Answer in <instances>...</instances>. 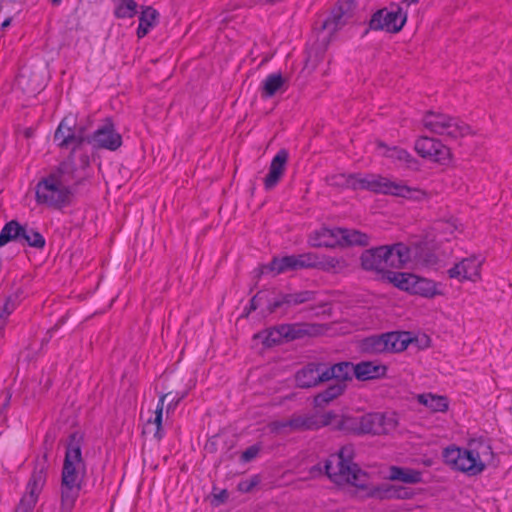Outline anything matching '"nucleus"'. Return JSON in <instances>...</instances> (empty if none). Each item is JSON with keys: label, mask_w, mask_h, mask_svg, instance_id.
<instances>
[{"label": "nucleus", "mask_w": 512, "mask_h": 512, "mask_svg": "<svg viewBox=\"0 0 512 512\" xmlns=\"http://www.w3.org/2000/svg\"><path fill=\"white\" fill-rule=\"evenodd\" d=\"M443 458L453 469L475 476L493 464L494 453L490 441L480 437L469 440L465 448L447 447L443 451Z\"/></svg>", "instance_id": "obj_1"}, {"label": "nucleus", "mask_w": 512, "mask_h": 512, "mask_svg": "<svg viewBox=\"0 0 512 512\" xmlns=\"http://www.w3.org/2000/svg\"><path fill=\"white\" fill-rule=\"evenodd\" d=\"M86 466L82 459L81 447L76 435L70 437L61 479V509L70 512L79 496Z\"/></svg>", "instance_id": "obj_2"}, {"label": "nucleus", "mask_w": 512, "mask_h": 512, "mask_svg": "<svg viewBox=\"0 0 512 512\" xmlns=\"http://www.w3.org/2000/svg\"><path fill=\"white\" fill-rule=\"evenodd\" d=\"M353 448L344 446L337 454L331 455L325 463V473L337 485H351L361 490L370 486V477L352 462Z\"/></svg>", "instance_id": "obj_3"}, {"label": "nucleus", "mask_w": 512, "mask_h": 512, "mask_svg": "<svg viewBox=\"0 0 512 512\" xmlns=\"http://www.w3.org/2000/svg\"><path fill=\"white\" fill-rule=\"evenodd\" d=\"M73 178L70 163H62L59 168L43 177L35 186V199L39 205L61 208L71 197L68 182Z\"/></svg>", "instance_id": "obj_4"}, {"label": "nucleus", "mask_w": 512, "mask_h": 512, "mask_svg": "<svg viewBox=\"0 0 512 512\" xmlns=\"http://www.w3.org/2000/svg\"><path fill=\"white\" fill-rule=\"evenodd\" d=\"M423 130L442 137L445 141H459L468 137H475L477 131L467 122L450 114L428 110L420 119Z\"/></svg>", "instance_id": "obj_5"}, {"label": "nucleus", "mask_w": 512, "mask_h": 512, "mask_svg": "<svg viewBox=\"0 0 512 512\" xmlns=\"http://www.w3.org/2000/svg\"><path fill=\"white\" fill-rule=\"evenodd\" d=\"M308 243L315 248L346 250L369 246L370 236L356 229L323 226L309 235Z\"/></svg>", "instance_id": "obj_6"}, {"label": "nucleus", "mask_w": 512, "mask_h": 512, "mask_svg": "<svg viewBox=\"0 0 512 512\" xmlns=\"http://www.w3.org/2000/svg\"><path fill=\"white\" fill-rule=\"evenodd\" d=\"M346 266L340 258H273L269 265L261 267V274L276 276L280 273L293 272L300 269H319L337 273Z\"/></svg>", "instance_id": "obj_7"}, {"label": "nucleus", "mask_w": 512, "mask_h": 512, "mask_svg": "<svg viewBox=\"0 0 512 512\" xmlns=\"http://www.w3.org/2000/svg\"><path fill=\"white\" fill-rule=\"evenodd\" d=\"M398 427V418L394 413H368L361 417H343L339 428L357 434L384 435L394 432Z\"/></svg>", "instance_id": "obj_8"}, {"label": "nucleus", "mask_w": 512, "mask_h": 512, "mask_svg": "<svg viewBox=\"0 0 512 512\" xmlns=\"http://www.w3.org/2000/svg\"><path fill=\"white\" fill-rule=\"evenodd\" d=\"M436 235L427 230L420 236L412 237L408 243L397 242L392 245H382L366 250L368 256H405L409 254H431L440 247Z\"/></svg>", "instance_id": "obj_9"}, {"label": "nucleus", "mask_w": 512, "mask_h": 512, "mask_svg": "<svg viewBox=\"0 0 512 512\" xmlns=\"http://www.w3.org/2000/svg\"><path fill=\"white\" fill-rule=\"evenodd\" d=\"M413 148L419 157L438 165L447 166L453 160L452 149L444 140L437 137L418 136L414 141Z\"/></svg>", "instance_id": "obj_10"}, {"label": "nucleus", "mask_w": 512, "mask_h": 512, "mask_svg": "<svg viewBox=\"0 0 512 512\" xmlns=\"http://www.w3.org/2000/svg\"><path fill=\"white\" fill-rule=\"evenodd\" d=\"M413 341L411 333L395 331L370 337L366 340V345L373 353L402 352Z\"/></svg>", "instance_id": "obj_11"}, {"label": "nucleus", "mask_w": 512, "mask_h": 512, "mask_svg": "<svg viewBox=\"0 0 512 512\" xmlns=\"http://www.w3.org/2000/svg\"><path fill=\"white\" fill-rule=\"evenodd\" d=\"M54 139L61 148L71 147L75 152L86 141V128L84 126L77 127L73 120L64 118L54 134Z\"/></svg>", "instance_id": "obj_12"}, {"label": "nucleus", "mask_w": 512, "mask_h": 512, "mask_svg": "<svg viewBox=\"0 0 512 512\" xmlns=\"http://www.w3.org/2000/svg\"><path fill=\"white\" fill-rule=\"evenodd\" d=\"M407 22V13L397 5L396 11L381 9L375 12L369 22L372 30H385L389 33H398Z\"/></svg>", "instance_id": "obj_13"}, {"label": "nucleus", "mask_w": 512, "mask_h": 512, "mask_svg": "<svg viewBox=\"0 0 512 512\" xmlns=\"http://www.w3.org/2000/svg\"><path fill=\"white\" fill-rule=\"evenodd\" d=\"M306 331L295 324H282L271 329L262 331L254 336L255 339H261L266 347H271L281 343L283 340H294L302 337Z\"/></svg>", "instance_id": "obj_14"}, {"label": "nucleus", "mask_w": 512, "mask_h": 512, "mask_svg": "<svg viewBox=\"0 0 512 512\" xmlns=\"http://www.w3.org/2000/svg\"><path fill=\"white\" fill-rule=\"evenodd\" d=\"M85 142L91 143L96 148L115 151L122 145V137L115 131L114 125L107 121L92 136L86 135Z\"/></svg>", "instance_id": "obj_15"}, {"label": "nucleus", "mask_w": 512, "mask_h": 512, "mask_svg": "<svg viewBox=\"0 0 512 512\" xmlns=\"http://www.w3.org/2000/svg\"><path fill=\"white\" fill-rule=\"evenodd\" d=\"M353 8L354 0H339L330 16L322 22L321 29L327 30L329 35L334 34L346 24L351 17Z\"/></svg>", "instance_id": "obj_16"}, {"label": "nucleus", "mask_w": 512, "mask_h": 512, "mask_svg": "<svg viewBox=\"0 0 512 512\" xmlns=\"http://www.w3.org/2000/svg\"><path fill=\"white\" fill-rule=\"evenodd\" d=\"M430 230L433 234L444 237L447 241L457 239L464 233L465 226L462 220L455 215H447L436 219Z\"/></svg>", "instance_id": "obj_17"}, {"label": "nucleus", "mask_w": 512, "mask_h": 512, "mask_svg": "<svg viewBox=\"0 0 512 512\" xmlns=\"http://www.w3.org/2000/svg\"><path fill=\"white\" fill-rule=\"evenodd\" d=\"M481 262L478 258H462L447 273L450 278L463 281H476L480 276Z\"/></svg>", "instance_id": "obj_18"}, {"label": "nucleus", "mask_w": 512, "mask_h": 512, "mask_svg": "<svg viewBox=\"0 0 512 512\" xmlns=\"http://www.w3.org/2000/svg\"><path fill=\"white\" fill-rule=\"evenodd\" d=\"M406 260L402 258H361V267L374 273L379 279L385 280L390 268L400 269Z\"/></svg>", "instance_id": "obj_19"}, {"label": "nucleus", "mask_w": 512, "mask_h": 512, "mask_svg": "<svg viewBox=\"0 0 512 512\" xmlns=\"http://www.w3.org/2000/svg\"><path fill=\"white\" fill-rule=\"evenodd\" d=\"M324 368L325 365L321 363H310L306 365L295 375L297 385L301 388H310L319 383L326 382L327 374L324 373Z\"/></svg>", "instance_id": "obj_20"}, {"label": "nucleus", "mask_w": 512, "mask_h": 512, "mask_svg": "<svg viewBox=\"0 0 512 512\" xmlns=\"http://www.w3.org/2000/svg\"><path fill=\"white\" fill-rule=\"evenodd\" d=\"M315 299V293L312 291H300L289 294H281L274 301H271L268 305V311L273 313L277 309L285 308L288 309L292 306L300 305L306 302L313 301Z\"/></svg>", "instance_id": "obj_21"}, {"label": "nucleus", "mask_w": 512, "mask_h": 512, "mask_svg": "<svg viewBox=\"0 0 512 512\" xmlns=\"http://www.w3.org/2000/svg\"><path fill=\"white\" fill-rule=\"evenodd\" d=\"M288 157V151L285 149L279 150L274 156L269 166V172L264 178L266 189H272L279 182L285 172Z\"/></svg>", "instance_id": "obj_22"}, {"label": "nucleus", "mask_w": 512, "mask_h": 512, "mask_svg": "<svg viewBox=\"0 0 512 512\" xmlns=\"http://www.w3.org/2000/svg\"><path fill=\"white\" fill-rule=\"evenodd\" d=\"M390 191L389 195L416 202H423L430 199V194L427 191L419 187H410L403 182L393 181Z\"/></svg>", "instance_id": "obj_23"}, {"label": "nucleus", "mask_w": 512, "mask_h": 512, "mask_svg": "<svg viewBox=\"0 0 512 512\" xmlns=\"http://www.w3.org/2000/svg\"><path fill=\"white\" fill-rule=\"evenodd\" d=\"M47 467L45 455L42 460L36 463L31 478L27 484V493L25 495L34 496V498L38 499V495L46 481Z\"/></svg>", "instance_id": "obj_24"}, {"label": "nucleus", "mask_w": 512, "mask_h": 512, "mask_svg": "<svg viewBox=\"0 0 512 512\" xmlns=\"http://www.w3.org/2000/svg\"><path fill=\"white\" fill-rule=\"evenodd\" d=\"M386 372V367L382 365H377L373 362L364 361L358 363L353 368V373L356 378L359 380H370L374 378H378L384 375Z\"/></svg>", "instance_id": "obj_25"}, {"label": "nucleus", "mask_w": 512, "mask_h": 512, "mask_svg": "<svg viewBox=\"0 0 512 512\" xmlns=\"http://www.w3.org/2000/svg\"><path fill=\"white\" fill-rule=\"evenodd\" d=\"M389 158L398 161L404 168L417 171L420 168V162L408 150L398 146H393L388 150Z\"/></svg>", "instance_id": "obj_26"}, {"label": "nucleus", "mask_w": 512, "mask_h": 512, "mask_svg": "<svg viewBox=\"0 0 512 512\" xmlns=\"http://www.w3.org/2000/svg\"><path fill=\"white\" fill-rule=\"evenodd\" d=\"M290 432L306 431L319 429V423L316 422L314 414H294L290 419Z\"/></svg>", "instance_id": "obj_27"}, {"label": "nucleus", "mask_w": 512, "mask_h": 512, "mask_svg": "<svg viewBox=\"0 0 512 512\" xmlns=\"http://www.w3.org/2000/svg\"><path fill=\"white\" fill-rule=\"evenodd\" d=\"M159 13L152 7H142L139 17V26L137 29L138 38H143L149 32V29L154 27L157 23Z\"/></svg>", "instance_id": "obj_28"}, {"label": "nucleus", "mask_w": 512, "mask_h": 512, "mask_svg": "<svg viewBox=\"0 0 512 512\" xmlns=\"http://www.w3.org/2000/svg\"><path fill=\"white\" fill-rule=\"evenodd\" d=\"M386 275L387 277L385 280H387L389 283H392L395 287L401 290L412 293V288L414 287L417 275L411 273L395 272L391 269Z\"/></svg>", "instance_id": "obj_29"}, {"label": "nucleus", "mask_w": 512, "mask_h": 512, "mask_svg": "<svg viewBox=\"0 0 512 512\" xmlns=\"http://www.w3.org/2000/svg\"><path fill=\"white\" fill-rule=\"evenodd\" d=\"M354 366L349 362H340L331 367L324 368V373L327 374V381L335 379L336 383H344L350 379Z\"/></svg>", "instance_id": "obj_30"}, {"label": "nucleus", "mask_w": 512, "mask_h": 512, "mask_svg": "<svg viewBox=\"0 0 512 512\" xmlns=\"http://www.w3.org/2000/svg\"><path fill=\"white\" fill-rule=\"evenodd\" d=\"M389 479L408 484H415L421 481V473L410 468L392 466L389 469Z\"/></svg>", "instance_id": "obj_31"}, {"label": "nucleus", "mask_w": 512, "mask_h": 512, "mask_svg": "<svg viewBox=\"0 0 512 512\" xmlns=\"http://www.w3.org/2000/svg\"><path fill=\"white\" fill-rule=\"evenodd\" d=\"M368 494L381 499H407L411 496V493L406 488L396 485H385L369 491Z\"/></svg>", "instance_id": "obj_32"}, {"label": "nucleus", "mask_w": 512, "mask_h": 512, "mask_svg": "<svg viewBox=\"0 0 512 512\" xmlns=\"http://www.w3.org/2000/svg\"><path fill=\"white\" fill-rule=\"evenodd\" d=\"M346 385L344 383H335L330 385L325 391L317 394L314 397V404L316 407H324L335 398L339 397L345 390Z\"/></svg>", "instance_id": "obj_33"}, {"label": "nucleus", "mask_w": 512, "mask_h": 512, "mask_svg": "<svg viewBox=\"0 0 512 512\" xmlns=\"http://www.w3.org/2000/svg\"><path fill=\"white\" fill-rule=\"evenodd\" d=\"M412 294L433 298L436 295H441V292L437 289V284L434 281L417 276Z\"/></svg>", "instance_id": "obj_34"}, {"label": "nucleus", "mask_w": 512, "mask_h": 512, "mask_svg": "<svg viewBox=\"0 0 512 512\" xmlns=\"http://www.w3.org/2000/svg\"><path fill=\"white\" fill-rule=\"evenodd\" d=\"M287 79L281 73H274L269 75L263 82L262 94L264 97H272L278 91H280L285 84Z\"/></svg>", "instance_id": "obj_35"}, {"label": "nucleus", "mask_w": 512, "mask_h": 512, "mask_svg": "<svg viewBox=\"0 0 512 512\" xmlns=\"http://www.w3.org/2000/svg\"><path fill=\"white\" fill-rule=\"evenodd\" d=\"M24 226L18 221L11 220L7 222L0 232V246L6 245L10 241H15L21 238V232L23 233Z\"/></svg>", "instance_id": "obj_36"}, {"label": "nucleus", "mask_w": 512, "mask_h": 512, "mask_svg": "<svg viewBox=\"0 0 512 512\" xmlns=\"http://www.w3.org/2000/svg\"><path fill=\"white\" fill-rule=\"evenodd\" d=\"M418 401L432 412H445L448 409L447 399L443 396L421 394L418 395Z\"/></svg>", "instance_id": "obj_37"}, {"label": "nucleus", "mask_w": 512, "mask_h": 512, "mask_svg": "<svg viewBox=\"0 0 512 512\" xmlns=\"http://www.w3.org/2000/svg\"><path fill=\"white\" fill-rule=\"evenodd\" d=\"M169 395H170L169 393L161 395L159 402L157 404L156 410H155L154 420L153 421L149 420L144 426V433H146L151 426L155 425L154 436L158 440H160L162 438L161 429H162V414H163L164 401Z\"/></svg>", "instance_id": "obj_38"}, {"label": "nucleus", "mask_w": 512, "mask_h": 512, "mask_svg": "<svg viewBox=\"0 0 512 512\" xmlns=\"http://www.w3.org/2000/svg\"><path fill=\"white\" fill-rule=\"evenodd\" d=\"M137 12V3L134 0H122L115 9L117 18H132Z\"/></svg>", "instance_id": "obj_39"}, {"label": "nucleus", "mask_w": 512, "mask_h": 512, "mask_svg": "<svg viewBox=\"0 0 512 512\" xmlns=\"http://www.w3.org/2000/svg\"><path fill=\"white\" fill-rule=\"evenodd\" d=\"M25 240V242L34 248H43L45 246V239L44 237L34 229H28L26 226H24L23 233L21 232V238Z\"/></svg>", "instance_id": "obj_40"}, {"label": "nucleus", "mask_w": 512, "mask_h": 512, "mask_svg": "<svg viewBox=\"0 0 512 512\" xmlns=\"http://www.w3.org/2000/svg\"><path fill=\"white\" fill-rule=\"evenodd\" d=\"M374 176L375 175H368L365 177H361L359 175L351 174L350 179V187L351 189L357 190V189H367L372 191L373 184L374 183Z\"/></svg>", "instance_id": "obj_41"}, {"label": "nucleus", "mask_w": 512, "mask_h": 512, "mask_svg": "<svg viewBox=\"0 0 512 512\" xmlns=\"http://www.w3.org/2000/svg\"><path fill=\"white\" fill-rule=\"evenodd\" d=\"M78 150L79 149H77L75 152L72 150L71 156L69 157V159L67 161L64 162V163H70V168L73 169V174L77 170L86 169L90 164V158H89L88 154H86V153H80L79 160L76 161V154H77Z\"/></svg>", "instance_id": "obj_42"}, {"label": "nucleus", "mask_w": 512, "mask_h": 512, "mask_svg": "<svg viewBox=\"0 0 512 512\" xmlns=\"http://www.w3.org/2000/svg\"><path fill=\"white\" fill-rule=\"evenodd\" d=\"M392 182L393 181L387 177H384L381 175H375L374 176L375 184H373L372 192L389 195L391 192L390 190H391Z\"/></svg>", "instance_id": "obj_43"}, {"label": "nucleus", "mask_w": 512, "mask_h": 512, "mask_svg": "<svg viewBox=\"0 0 512 512\" xmlns=\"http://www.w3.org/2000/svg\"><path fill=\"white\" fill-rule=\"evenodd\" d=\"M37 499L34 496L24 495L15 512H32Z\"/></svg>", "instance_id": "obj_44"}, {"label": "nucleus", "mask_w": 512, "mask_h": 512, "mask_svg": "<svg viewBox=\"0 0 512 512\" xmlns=\"http://www.w3.org/2000/svg\"><path fill=\"white\" fill-rule=\"evenodd\" d=\"M350 179H351V174H349V175L336 174L329 178V182L333 186L349 188L350 187Z\"/></svg>", "instance_id": "obj_45"}, {"label": "nucleus", "mask_w": 512, "mask_h": 512, "mask_svg": "<svg viewBox=\"0 0 512 512\" xmlns=\"http://www.w3.org/2000/svg\"><path fill=\"white\" fill-rule=\"evenodd\" d=\"M336 418V415L332 412H327L322 415H316V422L319 423V428L330 425L333 423V420Z\"/></svg>", "instance_id": "obj_46"}, {"label": "nucleus", "mask_w": 512, "mask_h": 512, "mask_svg": "<svg viewBox=\"0 0 512 512\" xmlns=\"http://www.w3.org/2000/svg\"><path fill=\"white\" fill-rule=\"evenodd\" d=\"M228 499V492L227 490L223 489L219 491L218 493H214L212 495V505L219 506L220 504H223Z\"/></svg>", "instance_id": "obj_47"}, {"label": "nucleus", "mask_w": 512, "mask_h": 512, "mask_svg": "<svg viewBox=\"0 0 512 512\" xmlns=\"http://www.w3.org/2000/svg\"><path fill=\"white\" fill-rule=\"evenodd\" d=\"M22 291L18 289L17 291L13 292L12 294L8 295L5 299V301L13 306L14 308L17 307V305L20 303Z\"/></svg>", "instance_id": "obj_48"}, {"label": "nucleus", "mask_w": 512, "mask_h": 512, "mask_svg": "<svg viewBox=\"0 0 512 512\" xmlns=\"http://www.w3.org/2000/svg\"><path fill=\"white\" fill-rule=\"evenodd\" d=\"M288 423H289V419L284 420V421H275V422L271 423L270 427H271V430L274 432H281L286 429H288L290 431V425Z\"/></svg>", "instance_id": "obj_49"}, {"label": "nucleus", "mask_w": 512, "mask_h": 512, "mask_svg": "<svg viewBox=\"0 0 512 512\" xmlns=\"http://www.w3.org/2000/svg\"><path fill=\"white\" fill-rule=\"evenodd\" d=\"M258 452L259 449L256 446H251L242 453L241 458L243 459V461L248 462L255 458Z\"/></svg>", "instance_id": "obj_50"}, {"label": "nucleus", "mask_w": 512, "mask_h": 512, "mask_svg": "<svg viewBox=\"0 0 512 512\" xmlns=\"http://www.w3.org/2000/svg\"><path fill=\"white\" fill-rule=\"evenodd\" d=\"M257 484H258L257 479H252V480H249V481H243V482L239 483L238 489L241 492L247 493V492H250Z\"/></svg>", "instance_id": "obj_51"}, {"label": "nucleus", "mask_w": 512, "mask_h": 512, "mask_svg": "<svg viewBox=\"0 0 512 512\" xmlns=\"http://www.w3.org/2000/svg\"><path fill=\"white\" fill-rule=\"evenodd\" d=\"M376 146H377V149L380 150L382 152V155L386 158H389V153L388 150H390L393 146H388L385 142L383 141H376Z\"/></svg>", "instance_id": "obj_52"}, {"label": "nucleus", "mask_w": 512, "mask_h": 512, "mask_svg": "<svg viewBox=\"0 0 512 512\" xmlns=\"http://www.w3.org/2000/svg\"><path fill=\"white\" fill-rule=\"evenodd\" d=\"M264 297L262 295L261 292L257 293L252 299H251V302H250V309L248 311V313H250L251 311H254L257 309L258 307V302L260 300H262Z\"/></svg>", "instance_id": "obj_53"}, {"label": "nucleus", "mask_w": 512, "mask_h": 512, "mask_svg": "<svg viewBox=\"0 0 512 512\" xmlns=\"http://www.w3.org/2000/svg\"><path fill=\"white\" fill-rule=\"evenodd\" d=\"M186 396V393H183L181 396H179L178 398H173L167 405V412H169L170 410H174L178 404L180 403V401Z\"/></svg>", "instance_id": "obj_54"}, {"label": "nucleus", "mask_w": 512, "mask_h": 512, "mask_svg": "<svg viewBox=\"0 0 512 512\" xmlns=\"http://www.w3.org/2000/svg\"><path fill=\"white\" fill-rule=\"evenodd\" d=\"M419 0H403L402 3L406 5H411L417 3Z\"/></svg>", "instance_id": "obj_55"}, {"label": "nucleus", "mask_w": 512, "mask_h": 512, "mask_svg": "<svg viewBox=\"0 0 512 512\" xmlns=\"http://www.w3.org/2000/svg\"><path fill=\"white\" fill-rule=\"evenodd\" d=\"M10 23H11V18H8V19H6V20L2 23V27H3V28H6V27H8V26L10 25Z\"/></svg>", "instance_id": "obj_56"}, {"label": "nucleus", "mask_w": 512, "mask_h": 512, "mask_svg": "<svg viewBox=\"0 0 512 512\" xmlns=\"http://www.w3.org/2000/svg\"><path fill=\"white\" fill-rule=\"evenodd\" d=\"M10 397H11V395H10V394H8L7 399H6V402H4V406H5V407L8 405L9 400H10Z\"/></svg>", "instance_id": "obj_57"}, {"label": "nucleus", "mask_w": 512, "mask_h": 512, "mask_svg": "<svg viewBox=\"0 0 512 512\" xmlns=\"http://www.w3.org/2000/svg\"><path fill=\"white\" fill-rule=\"evenodd\" d=\"M61 0H52L54 4H58Z\"/></svg>", "instance_id": "obj_58"}]
</instances>
